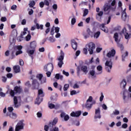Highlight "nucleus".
I'll use <instances>...</instances> for the list:
<instances>
[{
    "mask_svg": "<svg viewBox=\"0 0 131 131\" xmlns=\"http://www.w3.org/2000/svg\"><path fill=\"white\" fill-rule=\"evenodd\" d=\"M86 48L89 52L90 55H93L94 54V50L96 49V45L93 42H90L86 45Z\"/></svg>",
    "mask_w": 131,
    "mask_h": 131,
    "instance_id": "423d86ee",
    "label": "nucleus"
},
{
    "mask_svg": "<svg viewBox=\"0 0 131 131\" xmlns=\"http://www.w3.org/2000/svg\"><path fill=\"white\" fill-rule=\"evenodd\" d=\"M52 122L53 123L54 125H56V124H57V122H58V118H54L53 121Z\"/></svg>",
    "mask_w": 131,
    "mask_h": 131,
    "instance_id": "de8ad7c7",
    "label": "nucleus"
},
{
    "mask_svg": "<svg viewBox=\"0 0 131 131\" xmlns=\"http://www.w3.org/2000/svg\"><path fill=\"white\" fill-rule=\"evenodd\" d=\"M73 88L74 89H79V85L77 83H75L74 84V85L73 86Z\"/></svg>",
    "mask_w": 131,
    "mask_h": 131,
    "instance_id": "3c124183",
    "label": "nucleus"
},
{
    "mask_svg": "<svg viewBox=\"0 0 131 131\" xmlns=\"http://www.w3.org/2000/svg\"><path fill=\"white\" fill-rule=\"evenodd\" d=\"M79 93V91H78L76 92V91L75 90H73L71 91V96H73V95H76V94Z\"/></svg>",
    "mask_w": 131,
    "mask_h": 131,
    "instance_id": "79ce46f5",
    "label": "nucleus"
},
{
    "mask_svg": "<svg viewBox=\"0 0 131 131\" xmlns=\"http://www.w3.org/2000/svg\"><path fill=\"white\" fill-rule=\"evenodd\" d=\"M115 54H116V51H115V50L113 49L106 54L107 58L105 59L106 61L105 63V69L106 72H108V73L111 72V70L112 69V66L113 65V62H112V59L111 58L112 57L115 56Z\"/></svg>",
    "mask_w": 131,
    "mask_h": 131,
    "instance_id": "f257e3e1",
    "label": "nucleus"
},
{
    "mask_svg": "<svg viewBox=\"0 0 131 131\" xmlns=\"http://www.w3.org/2000/svg\"><path fill=\"white\" fill-rule=\"evenodd\" d=\"M6 94H10V96H11L12 97H14L15 96V92H14L12 90H8L6 92Z\"/></svg>",
    "mask_w": 131,
    "mask_h": 131,
    "instance_id": "f704fd0d",
    "label": "nucleus"
},
{
    "mask_svg": "<svg viewBox=\"0 0 131 131\" xmlns=\"http://www.w3.org/2000/svg\"><path fill=\"white\" fill-rule=\"evenodd\" d=\"M114 38L115 39V41L116 42H120V40H121V38L119 37V35L118 33H115L114 34Z\"/></svg>",
    "mask_w": 131,
    "mask_h": 131,
    "instance_id": "f3484780",
    "label": "nucleus"
},
{
    "mask_svg": "<svg viewBox=\"0 0 131 131\" xmlns=\"http://www.w3.org/2000/svg\"><path fill=\"white\" fill-rule=\"evenodd\" d=\"M95 69H96V66H91L89 73V75L93 78L97 77V75H99L98 73L96 72V70Z\"/></svg>",
    "mask_w": 131,
    "mask_h": 131,
    "instance_id": "0eeeda50",
    "label": "nucleus"
},
{
    "mask_svg": "<svg viewBox=\"0 0 131 131\" xmlns=\"http://www.w3.org/2000/svg\"><path fill=\"white\" fill-rule=\"evenodd\" d=\"M16 38H17V33H15V35L13 36V35H12L10 37L9 40L11 43H13V42H14L15 40H16Z\"/></svg>",
    "mask_w": 131,
    "mask_h": 131,
    "instance_id": "b1692460",
    "label": "nucleus"
},
{
    "mask_svg": "<svg viewBox=\"0 0 131 131\" xmlns=\"http://www.w3.org/2000/svg\"><path fill=\"white\" fill-rule=\"evenodd\" d=\"M100 34H101L100 31L96 32L94 35V38H98L100 36Z\"/></svg>",
    "mask_w": 131,
    "mask_h": 131,
    "instance_id": "58836bf2",
    "label": "nucleus"
},
{
    "mask_svg": "<svg viewBox=\"0 0 131 131\" xmlns=\"http://www.w3.org/2000/svg\"><path fill=\"white\" fill-rule=\"evenodd\" d=\"M36 77L40 81V84H42L47 82V78L43 77V76L41 74H37Z\"/></svg>",
    "mask_w": 131,
    "mask_h": 131,
    "instance_id": "9d476101",
    "label": "nucleus"
},
{
    "mask_svg": "<svg viewBox=\"0 0 131 131\" xmlns=\"http://www.w3.org/2000/svg\"><path fill=\"white\" fill-rule=\"evenodd\" d=\"M125 85H126V81L123 79L120 83V86L124 91H125Z\"/></svg>",
    "mask_w": 131,
    "mask_h": 131,
    "instance_id": "393cba45",
    "label": "nucleus"
},
{
    "mask_svg": "<svg viewBox=\"0 0 131 131\" xmlns=\"http://www.w3.org/2000/svg\"><path fill=\"white\" fill-rule=\"evenodd\" d=\"M55 78L56 79H60L62 80L63 79V75L60 74H56L55 75Z\"/></svg>",
    "mask_w": 131,
    "mask_h": 131,
    "instance_id": "c9c22d12",
    "label": "nucleus"
},
{
    "mask_svg": "<svg viewBox=\"0 0 131 131\" xmlns=\"http://www.w3.org/2000/svg\"><path fill=\"white\" fill-rule=\"evenodd\" d=\"M62 73L64 75H66V76H69V73L67 72L64 70L62 71Z\"/></svg>",
    "mask_w": 131,
    "mask_h": 131,
    "instance_id": "680f3d73",
    "label": "nucleus"
},
{
    "mask_svg": "<svg viewBox=\"0 0 131 131\" xmlns=\"http://www.w3.org/2000/svg\"><path fill=\"white\" fill-rule=\"evenodd\" d=\"M59 31H60V28L59 27H55V32L56 33H59Z\"/></svg>",
    "mask_w": 131,
    "mask_h": 131,
    "instance_id": "4d7b16f0",
    "label": "nucleus"
},
{
    "mask_svg": "<svg viewBox=\"0 0 131 131\" xmlns=\"http://www.w3.org/2000/svg\"><path fill=\"white\" fill-rule=\"evenodd\" d=\"M126 27L128 28L129 32L131 31V26H130L129 24H127L125 26V27H123L122 30L119 32V34L120 35H121V36L124 35L125 39L128 40L130 39L131 37V34L130 33H128L127 30H126Z\"/></svg>",
    "mask_w": 131,
    "mask_h": 131,
    "instance_id": "f03ea898",
    "label": "nucleus"
},
{
    "mask_svg": "<svg viewBox=\"0 0 131 131\" xmlns=\"http://www.w3.org/2000/svg\"><path fill=\"white\" fill-rule=\"evenodd\" d=\"M45 6V3L43 2H41L39 3L40 8H42Z\"/></svg>",
    "mask_w": 131,
    "mask_h": 131,
    "instance_id": "774afa93",
    "label": "nucleus"
},
{
    "mask_svg": "<svg viewBox=\"0 0 131 131\" xmlns=\"http://www.w3.org/2000/svg\"><path fill=\"white\" fill-rule=\"evenodd\" d=\"M120 113L118 110H115L113 113L110 115V116L112 117V118H114V115H119Z\"/></svg>",
    "mask_w": 131,
    "mask_h": 131,
    "instance_id": "bb28decb",
    "label": "nucleus"
},
{
    "mask_svg": "<svg viewBox=\"0 0 131 131\" xmlns=\"http://www.w3.org/2000/svg\"><path fill=\"white\" fill-rule=\"evenodd\" d=\"M127 126L128 125H127V124L126 123H124L122 125V128H127Z\"/></svg>",
    "mask_w": 131,
    "mask_h": 131,
    "instance_id": "0e129e2a",
    "label": "nucleus"
},
{
    "mask_svg": "<svg viewBox=\"0 0 131 131\" xmlns=\"http://www.w3.org/2000/svg\"><path fill=\"white\" fill-rule=\"evenodd\" d=\"M81 70L82 71L84 74H86L88 72H89L88 71V67L85 66H83L81 67Z\"/></svg>",
    "mask_w": 131,
    "mask_h": 131,
    "instance_id": "c756f323",
    "label": "nucleus"
},
{
    "mask_svg": "<svg viewBox=\"0 0 131 131\" xmlns=\"http://www.w3.org/2000/svg\"><path fill=\"white\" fill-rule=\"evenodd\" d=\"M125 10H126V9H125L122 13V19L123 21H125L126 19L127 15L126 12H125Z\"/></svg>",
    "mask_w": 131,
    "mask_h": 131,
    "instance_id": "7c9ffc66",
    "label": "nucleus"
},
{
    "mask_svg": "<svg viewBox=\"0 0 131 131\" xmlns=\"http://www.w3.org/2000/svg\"><path fill=\"white\" fill-rule=\"evenodd\" d=\"M38 97H44L45 94H43V91H42V90L40 89L38 91Z\"/></svg>",
    "mask_w": 131,
    "mask_h": 131,
    "instance_id": "473e14b6",
    "label": "nucleus"
},
{
    "mask_svg": "<svg viewBox=\"0 0 131 131\" xmlns=\"http://www.w3.org/2000/svg\"><path fill=\"white\" fill-rule=\"evenodd\" d=\"M128 56V52L126 51L125 54H122V62H124L125 61V57H127Z\"/></svg>",
    "mask_w": 131,
    "mask_h": 131,
    "instance_id": "72a5a7b5",
    "label": "nucleus"
},
{
    "mask_svg": "<svg viewBox=\"0 0 131 131\" xmlns=\"http://www.w3.org/2000/svg\"><path fill=\"white\" fill-rule=\"evenodd\" d=\"M21 25H26V19H24L21 21Z\"/></svg>",
    "mask_w": 131,
    "mask_h": 131,
    "instance_id": "338daca9",
    "label": "nucleus"
},
{
    "mask_svg": "<svg viewBox=\"0 0 131 131\" xmlns=\"http://www.w3.org/2000/svg\"><path fill=\"white\" fill-rule=\"evenodd\" d=\"M102 116H101V110L100 107L95 109V113L94 115V119L97 121V119H101Z\"/></svg>",
    "mask_w": 131,
    "mask_h": 131,
    "instance_id": "f8f14e48",
    "label": "nucleus"
},
{
    "mask_svg": "<svg viewBox=\"0 0 131 131\" xmlns=\"http://www.w3.org/2000/svg\"><path fill=\"white\" fill-rule=\"evenodd\" d=\"M29 6L30 8H33L35 6V2L34 1H30Z\"/></svg>",
    "mask_w": 131,
    "mask_h": 131,
    "instance_id": "e433bc0d",
    "label": "nucleus"
},
{
    "mask_svg": "<svg viewBox=\"0 0 131 131\" xmlns=\"http://www.w3.org/2000/svg\"><path fill=\"white\" fill-rule=\"evenodd\" d=\"M43 70L46 71V72H48V71H53V70H54V65H53L52 63H49L44 66Z\"/></svg>",
    "mask_w": 131,
    "mask_h": 131,
    "instance_id": "ddd939ff",
    "label": "nucleus"
},
{
    "mask_svg": "<svg viewBox=\"0 0 131 131\" xmlns=\"http://www.w3.org/2000/svg\"><path fill=\"white\" fill-rule=\"evenodd\" d=\"M31 39V35L30 34H28V35L26 37V40L27 41H29Z\"/></svg>",
    "mask_w": 131,
    "mask_h": 131,
    "instance_id": "c03bdc74",
    "label": "nucleus"
},
{
    "mask_svg": "<svg viewBox=\"0 0 131 131\" xmlns=\"http://www.w3.org/2000/svg\"><path fill=\"white\" fill-rule=\"evenodd\" d=\"M49 40L50 42H55L56 41V39L52 37H50L49 38Z\"/></svg>",
    "mask_w": 131,
    "mask_h": 131,
    "instance_id": "37998d69",
    "label": "nucleus"
},
{
    "mask_svg": "<svg viewBox=\"0 0 131 131\" xmlns=\"http://www.w3.org/2000/svg\"><path fill=\"white\" fill-rule=\"evenodd\" d=\"M16 9H17V6L15 5H13L11 8V9L13 10V11H15V10H16Z\"/></svg>",
    "mask_w": 131,
    "mask_h": 131,
    "instance_id": "69168bd1",
    "label": "nucleus"
},
{
    "mask_svg": "<svg viewBox=\"0 0 131 131\" xmlns=\"http://www.w3.org/2000/svg\"><path fill=\"white\" fill-rule=\"evenodd\" d=\"M49 107L50 108V109H55V104H53V103H50L49 104Z\"/></svg>",
    "mask_w": 131,
    "mask_h": 131,
    "instance_id": "a18cd8bd",
    "label": "nucleus"
},
{
    "mask_svg": "<svg viewBox=\"0 0 131 131\" xmlns=\"http://www.w3.org/2000/svg\"><path fill=\"white\" fill-rule=\"evenodd\" d=\"M94 62V57H92L91 59L89 60V62L88 63V65H90V64H92Z\"/></svg>",
    "mask_w": 131,
    "mask_h": 131,
    "instance_id": "6e6d98bb",
    "label": "nucleus"
},
{
    "mask_svg": "<svg viewBox=\"0 0 131 131\" xmlns=\"http://www.w3.org/2000/svg\"><path fill=\"white\" fill-rule=\"evenodd\" d=\"M73 125H76V126H79L80 123H79V121L75 120L72 123Z\"/></svg>",
    "mask_w": 131,
    "mask_h": 131,
    "instance_id": "4c0bfd02",
    "label": "nucleus"
},
{
    "mask_svg": "<svg viewBox=\"0 0 131 131\" xmlns=\"http://www.w3.org/2000/svg\"><path fill=\"white\" fill-rule=\"evenodd\" d=\"M0 97L5 98V97H6V93H4V92H0Z\"/></svg>",
    "mask_w": 131,
    "mask_h": 131,
    "instance_id": "052dcab7",
    "label": "nucleus"
},
{
    "mask_svg": "<svg viewBox=\"0 0 131 131\" xmlns=\"http://www.w3.org/2000/svg\"><path fill=\"white\" fill-rule=\"evenodd\" d=\"M60 117L61 118H62V121H68L70 118L69 115L66 114L64 112H61Z\"/></svg>",
    "mask_w": 131,
    "mask_h": 131,
    "instance_id": "4468645a",
    "label": "nucleus"
},
{
    "mask_svg": "<svg viewBox=\"0 0 131 131\" xmlns=\"http://www.w3.org/2000/svg\"><path fill=\"white\" fill-rule=\"evenodd\" d=\"M97 74L100 75L102 74V73L103 72V67L102 66L99 65L97 67Z\"/></svg>",
    "mask_w": 131,
    "mask_h": 131,
    "instance_id": "a878e982",
    "label": "nucleus"
},
{
    "mask_svg": "<svg viewBox=\"0 0 131 131\" xmlns=\"http://www.w3.org/2000/svg\"><path fill=\"white\" fill-rule=\"evenodd\" d=\"M21 129H24V123L23 121H19L15 126V131H21Z\"/></svg>",
    "mask_w": 131,
    "mask_h": 131,
    "instance_id": "6e6552de",
    "label": "nucleus"
},
{
    "mask_svg": "<svg viewBox=\"0 0 131 131\" xmlns=\"http://www.w3.org/2000/svg\"><path fill=\"white\" fill-rule=\"evenodd\" d=\"M7 116H9L12 119H16L17 118V114L14 113H7Z\"/></svg>",
    "mask_w": 131,
    "mask_h": 131,
    "instance_id": "aec40b11",
    "label": "nucleus"
},
{
    "mask_svg": "<svg viewBox=\"0 0 131 131\" xmlns=\"http://www.w3.org/2000/svg\"><path fill=\"white\" fill-rule=\"evenodd\" d=\"M86 102L92 103V102H93V97L90 96L89 99L86 100Z\"/></svg>",
    "mask_w": 131,
    "mask_h": 131,
    "instance_id": "49530a36",
    "label": "nucleus"
},
{
    "mask_svg": "<svg viewBox=\"0 0 131 131\" xmlns=\"http://www.w3.org/2000/svg\"><path fill=\"white\" fill-rule=\"evenodd\" d=\"M22 53H23V52L21 50H19V51H17L16 52V56H18V55H20V54H22Z\"/></svg>",
    "mask_w": 131,
    "mask_h": 131,
    "instance_id": "e2e57ef3",
    "label": "nucleus"
},
{
    "mask_svg": "<svg viewBox=\"0 0 131 131\" xmlns=\"http://www.w3.org/2000/svg\"><path fill=\"white\" fill-rule=\"evenodd\" d=\"M8 110L9 112H10V113H11V112H13V111H14V108H13V107H8Z\"/></svg>",
    "mask_w": 131,
    "mask_h": 131,
    "instance_id": "5fc2aeb1",
    "label": "nucleus"
},
{
    "mask_svg": "<svg viewBox=\"0 0 131 131\" xmlns=\"http://www.w3.org/2000/svg\"><path fill=\"white\" fill-rule=\"evenodd\" d=\"M54 123L52 121H50L49 123V125H45L44 126V130L45 131H60L59 127H54Z\"/></svg>",
    "mask_w": 131,
    "mask_h": 131,
    "instance_id": "39448f33",
    "label": "nucleus"
},
{
    "mask_svg": "<svg viewBox=\"0 0 131 131\" xmlns=\"http://www.w3.org/2000/svg\"><path fill=\"white\" fill-rule=\"evenodd\" d=\"M116 43H117L118 47L119 48H120L121 49V50H123L124 47H123V45L122 44L119 43V42H117Z\"/></svg>",
    "mask_w": 131,
    "mask_h": 131,
    "instance_id": "ea45409f",
    "label": "nucleus"
},
{
    "mask_svg": "<svg viewBox=\"0 0 131 131\" xmlns=\"http://www.w3.org/2000/svg\"><path fill=\"white\" fill-rule=\"evenodd\" d=\"M99 27L101 30H102V31H104V32H105V33H108V28L105 27V24H102L100 25Z\"/></svg>",
    "mask_w": 131,
    "mask_h": 131,
    "instance_id": "412c9836",
    "label": "nucleus"
},
{
    "mask_svg": "<svg viewBox=\"0 0 131 131\" xmlns=\"http://www.w3.org/2000/svg\"><path fill=\"white\" fill-rule=\"evenodd\" d=\"M52 8L53 9H54L55 10H56L58 9V5H57V4H54L52 6Z\"/></svg>",
    "mask_w": 131,
    "mask_h": 131,
    "instance_id": "13d9d810",
    "label": "nucleus"
},
{
    "mask_svg": "<svg viewBox=\"0 0 131 131\" xmlns=\"http://www.w3.org/2000/svg\"><path fill=\"white\" fill-rule=\"evenodd\" d=\"M69 89V84H65L63 86V91L66 92Z\"/></svg>",
    "mask_w": 131,
    "mask_h": 131,
    "instance_id": "a19ab883",
    "label": "nucleus"
},
{
    "mask_svg": "<svg viewBox=\"0 0 131 131\" xmlns=\"http://www.w3.org/2000/svg\"><path fill=\"white\" fill-rule=\"evenodd\" d=\"M25 85H26L28 88H30L31 86V84H30V81H27L26 83H25Z\"/></svg>",
    "mask_w": 131,
    "mask_h": 131,
    "instance_id": "603ef678",
    "label": "nucleus"
},
{
    "mask_svg": "<svg viewBox=\"0 0 131 131\" xmlns=\"http://www.w3.org/2000/svg\"><path fill=\"white\" fill-rule=\"evenodd\" d=\"M103 99H104V95H103V93H101V96L100 97V98H99L100 102H102Z\"/></svg>",
    "mask_w": 131,
    "mask_h": 131,
    "instance_id": "8fccbe9b",
    "label": "nucleus"
},
{
    "mask_svg": "<svg viewBox=\"0 0 131 131\" xmlns=\"http://www.w3.org/2000/svg\"><path fill=\"white\" fill-rule=\"evenodd\" d=\"M86 32L88 35L85 34H83L84 38H85V39H86V38H89L90 36H91V37H93V36H94V34L93 33V32L91 31V29H90V28H88L86 29Z\"/></svg>",
    "mask_w": 131,
    "mask_h": 131,
    "instance_id": "2eb2a0df",
    "label": "nucleus"
},
{
    "mask_svg": "<svg viewBox=\"0 0 131 131\" xmlns=\"http://www.w3.org/2000/svg\"><path fill=\"white\" fill-rule=\"evenodd\" d=\"M71 46L74 51H76V50H77L78 44L75 40L72 39L71 40Z\"/></svg>",
    "mask_w": 131,
    "mask_h": 131,
    "instance_id": "a211bd4d",
    "label": "nucleus"
},
{
    "mask_svg": "<svg viewBox=\"0 0 131 131\" xmlns=\"http://www.w3.org/2000/svg\"><path fill=\"white\" fill-rule=\"evenodd\" d=\"M41 102H42V98H40L38 96L36 99L35 103V104H37V105H39Z\"/></svg>",
    "mask_w": 131,
    "mask_h": 131,
    "instance_id": "2f4dec72",
    "label": "nucleus"
},
{
    "mask_svg": "<svg viewBox=\"0 0 131 131\" xmlns=\"http://www.w3.org/2000/svg\"><path fill=\"white\" fill-rule=\"evenodd\" d=\"M80 115H81V111H80L76 112H72L71 113V116L72 117H79Z\"/></svg>",
    "mask_w": 131,
    "mask_h": 131,
    "instance_id": "dca6fc26",
    "label": "nucleus"
},
{
    "mask_svg": "<svg viewBox=\"0 0 131 131\" xmlns=\"http://www.w3.org/2000/svg\"><path fill=\"white\" fill-rule=\"evenodd\" d=\"M88 14H89V10L85 9L83 13V16H85L86 15H88Z\"/></svg>",
    "mask_w": 131,
    "mask_h": 131,
    "instance_id": "864d4df0",
    "label": "nucleus"
},
{
    "mask_svg": "<svg viewBox=\"0 0 131 131\" xmlns=\"http://www.w3.org/2000/svg\"><path fill=\"white\" fill-rule=\"evenodd\" d=\"M57 60L59 61L58 62V66L59 68H62V66L64 64L63 60H64V53L63 51L61 52L60 56L57 58Z\"/></svg>",
    "mask_w": 131,
    "mask_h": 131,
    "instance_id": "1a4fd4ad",
    "label": "nucleus"
},
{
    "mask_svg": "<svg viewBox=\"0 0 131 131\" xmlns=\"http://www.w3.org/2000/svg\"><path fill=\"white\" fill-rule=\"evenodd\" d=\"M31 85L33 90H38L39 89V82L36 79L32 80Z\"/></svg>",
    "mask_w": 131,
    "mask_h": 131,
    "instance_id": "9b49d317",
    "label": "nucleus"
},
{
    "mask_svg": "<svg viewBox=\"0 0 131 131\" xmlns=\"http://www.w3.org/2000/svg\"><path fill=\"white\" fill-rule=\"evenodd\" d=\"M2 22H6L7 21V18L6 17H2L1 19Z\"/></svg>",
    "mask_w": 131,
    "mask_h": 131,
    "instance_id": "bf43d9fd",
    "label": "nucleus"
},
{
    "mask_svg": "<svg viewBox=\"0 0 131 131\" xmlns=\"http://www.w3.org/2000/svg\"><path fill=\"white\" fill-rule=\"evenodd\" d=\"M76 23V19H75V18H72L71 20L72 25H74V24H75Z\"/></svg>",
    "mask_w": 131,
    "mask_h": 131,
    "instance_id": "09e8293b",
    "label": "nucleus"
},
{
    "mask_svg": "<svg viewBox=\"0 0 131 131\" xmlns=\"http://www.w3.org/2000/svg\"><path fill=\"white\" fill-rule=\"evenodd\" d=\"M93 106V103L92 102H86L85 108H87V110H91L92 109V106Z\"/></svg>",
    "mask_w": 131,
    "mask_h": 131,
    "instance_id": "c85d7f7f",
    "label": "nucleus"
},
{
    "mask_svg": "<svg viewBox=\"0 0 131 131\" xmlns=\"http://www.w3.org/2000/svg\"><path fill=\"white\" fill-rule=\"evenodd\" d=\"M21 91H22V89L18 86L14 87L13 90L14 94H20V93H21Z\"/></svg>",
    "mask_w": 131,
    "mask_h": 131,
    "instance_id": "5701e85b",
    "label": "nucleus"
},
{
    "mask_svg": "<svg viewBox=\"0 0 131 131\" xmlns=\"http://www.w3.org/2000/svg\"><path fill=\"white\" fill-rule=\"evenodd\" d=\"M116 2L115 0H114L112 3L111 6L108 5L107 4H105L103 6V10L104 12H105L106 14H109L110 11H115V9H116V6H115V4Z\"/></svg>",
    "mask_w": 131,
    "mask_h": 131,
    "instance_id": "20e7f679",
    "label": "nucleus"
},
{
    "mask_svg": "<svg viewBox=\"0 0 131 131\" xmlns=\"http://www.w3.org/2000/svg\"><path fill=\"white\" fill-rule=\"evenodd\" d=\"M37 46V43H36V41H33L30 43L29 48L26 49V52L31 58H32V55H33L34 52H35V49H36Z\"/></svg>",
    "mask_w": 131,
    "mask_h": 131,
    "instance_id": "7ed1b4c3",
    "label": "nucleus"
},
{
    "mask_svg": "<svg viewBox=\"0 0 131 131\" xmlns=\"http://www.w3.org/2000/svg\"><path fill=\"white\" fill-rule=\"evenodd\" d=\"M13 103L14 106L15 108H18V107L20 106V104L18 103V99H17V97L14 96L13 98Z\"/></svg>",
    "mask_w": 131,
    "mask_h": 131,
    "instance_id": "4be33fe9",
    "label": "nucleus"
},
{
    "mask_svg": "<svg viewBox=\"0 0 131 131\" xmlns=\"http://www.w3.org/2000/svg\"><path fill=\"white\" fill-rule=\"evenodd\" d=\"M13 70L15 73H19L20 71H21V70L20 69V66L16 65L13 67Z\"/></svg>",
    "mask_w": 131,
    "mask_h": 131,
    "instance_id": "cd10ccee",
    "label": "nucleus"
},
{
    "mask_svg": "<svg viewBox=\"0 0 131 131\" xmlns=\"http://www.w3.org/2000/svg\"><path fill=\"white\" fill-rule=\"evenodd\" d=\"M34 22L35 24H36V27L37 29H40L41 30H42L43 29V25H40L39 26V24L37 23V19H35L34 20Z\"/></svg>",
    "mask_w": 131,
    "mask_h": 131,
    "instance_id": "6ab92c4d",
    "label": "nucleus"
}]
</instances>
